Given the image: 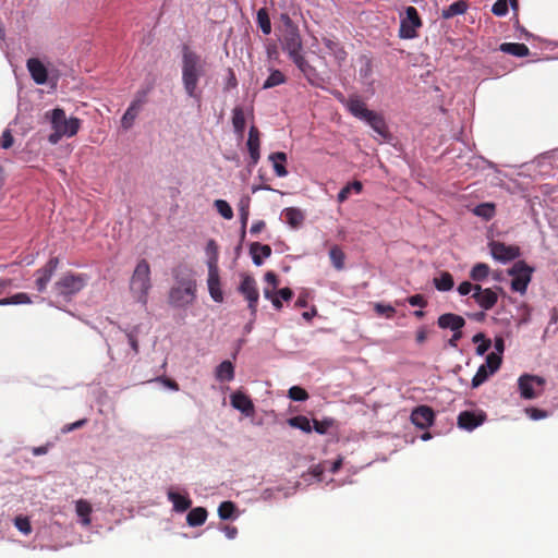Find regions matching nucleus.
Masks as SVG:
<instances>
[{
    "mask_svg": "<svg viewBox=\"0 0 558 558\" xmlns=\"http://www.w3.org/2000/svg\"><path fill=\"white\" fill-rule=\"evenodd\" d=\"M250 253L252 255L253 263L256 266H260L263 264V257L267 258L271 255V247L267 244L253 242L250 246Z\"/></svg>",
    "mask_w": 558,
    "mask_h": 558,
    "instance_id": "obj_24",
    "label": "nucleus"
},
{
    "mask_svg": "<svg viewBox=\"0 0 558 558\" xmlns=\"http://www.w3.org/2000/svg\"><path fill=\"white\" fill-rule=\"evenodd\" d=\"M239 292L246 299L248 302V308L252 315L256 314L257 304L259 299V292L257 289L256 280L248 275L243 276L241 284L239 287Z\"/></svg>",
    "mask_w": 558,
    "mask_h": 558,
    "instance_id": "obj_10",
    "label": "nucleus"
},
{
    "mask_svg": "<svg viewBox=\"0 0 558 558\" xmlns=\"http://www.w3.org/2000/svg\"><path fill=\"white\" fill-rule=\"evenodd\" d=\"M375 311L377 314L386 315L388 318H391L396 313V310L391 305H385L381 303H377L375 305Z\"/></svg>",
    "mask_w": 558,
    "mask_h": 558,
    "instance_id": "obj_54",
    "label": "nucleus"
},
{
    "mask_svg": "<svg viewBox=\"0 0 558 558\" xmlns=\"http://www.w3.org/2000/svg\"><path fill=\"white\" fill-rule=\"evenodd\" d=\"M196 279L192 276L182 277L177 279L169 292V303L174 307H186L196 299Z\"/></svg>",
    "mask_w": 558,
    "mask_h": 558,
    "instance_id": "obj_4",
    "label": "nucleus"
},
{
    "mask_svg": "<svg viewBox=\"0 0 558 558\" xmlns=\"http://www.w3.org/2000/svg\"><path fill=\"white\" fill-rule=\"evenodd\" d=\"M207 510L203 507H196L191 509L186 515V522L190 526L203 525L207 519Z\"/></svg>",
    "mask_w": 558,
    "mask_h": 558,
    "instance_id": "obj_32",
    "label": "nucleus"
},
{
    "mask_svg": "<svg viewBox=\"0 0 558 558\" xmlns=\"http://www.w3.org/2000/svg\"><path fill=\"white\" fill-rule=\"evenodd\" d=\"M50 116V122L53 130H58L66 137L74 136L81 126V121L77 118L66 119L65 112L61 108H56L50 112H47V117Z\"/></svg>",
    "mask_w": 558,
    "mask_h": 558,
    "instance_id": "obj_6",
    "label": "nucleus"
},
{
    "mask_svg": "<svg viewBox=\"0 0 558 558\" xmlns=\"http://www.w3.org/2000/svg\"><path fill=\"white\" fill-rule=\"evenodd\" d=\"M336 421L332 417H325L323 420H313L312 429L319 435H325L333 425Z\"/></svg>",
    "mask_w": 558,
    "mask_h": 558,
    "instance_id": "obj_45",
    "label": "nucleus"
},
{
    "mask_svg": "<svg viewBox=\"0 0 558 558\" xmlns=\"http://www.w3.org/2000/svg\"><path fill=\"white\" fill-rule=\"evenodd\" d=\"M293 63L298 66V69L303 73L305 78L311 85L316 86V78L318 77L316 69L311 65L303 54H300L293 59H291Z\"/></svg>",
    "mask_w": 558,
    "mask_h": 558,
    "instance_id": "obj_22",
    "label": "nucleus"
},
{
    "mask_svg": "<svg viewBox=\"0 0 558 558\" xmlns=\"http://www.w3.org/2000/svg\"><path fill=\"white\" fill-rule=\"evenodd\" d=\"M286 82V76L280 70H272L263 84L264 89L272 88Z\"/></svg>",
    "mask_w": 558,
    "mask_h": 558,
    "instance_id": "obj_44",
    "label": "nucleus"
},
{
    "mask_svg": "<svg viewBox=\"0 0 558 558\" xmlns=\"http://www.w3.org/2000/svg\"><path fill=\"white\" fill-rule=\"evenodd\" d=\"M124 337L129 344V349L124 350L123 353L119 352L118 357L114 355L113 351L109 349V355L112 361H116L118 359L126 361L130 357H134L140 353L138 328L134 327L131 330H124Z\"/></svg>",
    "mask_w": 558,
    "mask_h": 558,
    "instance_id": "obj_12",
    "label": "nucleus"
},
{
    "mask_svg": "<svg viewBox=\"0 0 558 558\" xmlns=\"http://www.w3.org/2000/svg\"><path fill=\"white\" fill-rule=\"evenodd\" d=\"M329 257H330V260H331L333 267L337 270H342L344 268L345 254L338 245H333L330 248Z\"/></svg>",
    "mask_w": 558,
    "mask_h": 558,
    "instance_id": "obj_40",
    "label": "nucleus"
},
{
    "mask_svg": "<svg viewBox=\"0 0 558 558\" xmlns=\"http://www.w3.org/2000/svg\"><path fill=\"white\" fill-rule=\"evenodd\" d=\"M360 62H361V68L359 70L360 78L362 80V82L364 84H367V85L372 86L373 85V80H372L373 63H372V60L368 57H366V56H362L360 58Z\"/></svg>",
    "mask_w": 558,
    "mask_h": 558,
    "instance_id": "obj_29",
    "label": "nucleus"
},
{
    "mask_svg": "<svg viewBox=\"0 0 558 558\" xmlns=\"http://www.w3.org/2000/svg\"><path fill=\"white\" fill-rule=\"evenodd\" d=\"M490 272V267L485 263H477L475 264L471 271H470V278L473 281L480 282L487 279Z\"/></svg>",
    "mask_w": 558,
    "mask_h": 558,
    "instance_id": "obj_36",
    "label": "nucleus"
},
{
    "mask_svg": "<svg viewBox=\"0 0 558 558\" xmlns=\"http://www.w3.org/2000/svg\"><path fill=\"white\" fill-rule=\"evenodd\" d=\"M204 75L205 61L187 45H184L182 48V83L185 93L197 101L201 100L202 96L198 83Z\"/></svg>",
    "mask_w": 558,
    "mask_h": 558,
    "instance_id": "obj_1",
    "label": "nucleus"
},
{
    "mask_svg": "<svg viewBox=\"0 0 558 558\" xmlns=\"http://www.w3.org/2000/svg\"><path fill=\"white\" fill-rule=\"evenodd\" d=\"M59 263L60 260L58 257H51L41 268L35 271V287L38 292L46 291L48 283L59 266Z\"/></svg>",
    "mask_w": 558,
    "mask_h": 558,
    "instance_id": "obj_11",
    "label": "nucleus"
},
{
    "mask_svg": "<svg viewBox=\"0 0 558 558\" xmlns=\"http://www.w3.org/2000/svg\"><path fill=\"white\" fill-rule=\"evenodd\" d=\"M283 217L286 222L292 228H298L304 220L303 213L300 209L293 207L286 208L283 210Z\"/></svg>",
    "mask_w": 558,
    "mask_h": 558,
    "instance_id": "obj_34",
    "label": "nucleus"
},
{
    "mask_svg": "<svg viewBox=\"0 0 558 558\" xmlns=\"http://www.w3.org/2000/svg\"><path fill=\"white\" fill-rule=\"evenodd\" d=\"M437 325L441 329H450L451 331H458L459 329H462L464 327L465 320L460 315L453 313H446L438 317Z\"/></svg>",
    "mask_w": 558,
    "mask_h": 558,
    "instance_id": "obj_20",
    "label": "nucleus"
},
{
    "mask_svg": "<svg viewBox=\"0 0 558 558\" xmlns=\"http://www.w3.org/2000/svg\"><path fill=\"white\" fill-rule=\"evenodd\" d=\"M232 125L239 137H243L245 129V114L242 107H234L232 110Z\"/></svg>",
    "mask_w": 558,
    "mask_h": 558,
    "instance_id": "obj_31",
    "label": "nucleus"
},
{
    "mask_svg": "<svg viewBox=\"0 0 558 558\" xmlns=\"http://www.w3.org/2000/svg\"><path fill=\"white\" fill-rule=\"evenodd\" d=\"M433 282H434L435 288L438 291H442V292L450 291L454 286L453 277L448 271L440 272V276L435 277Z\"/></svg>",
    "mask_w": 558,
    "mask_h": 558,
    "instance_id": "obj_35",
    "label": "nucleus"
},
{
    "mask_svg": "<svg viewBox=\"0 0 558 558\" xmlns=\"http://www.w3.org/2000/svg\"><path fill=\"white\" fill-rule=\"evenodd\" d=\"M159 381H161L166 387L170 388L171 390L178 391L180 389L179 384L170 378L167 377H159Z\"/></svg>",
    "mask_w": 558,
    "mask_h": 558,
    "instance_id": "obj_61",
    "label": "nucleus"
},
{
    "mask_svg": "<svg viewBox=\"0 0 558 558\" xmlns=\"http://www.w3.org/2000/svg\"><path fill=\"white\" fill-rule=\"evenodd\" d=\"M499 50L520 58L527 57L530 54L529 47L521 43H502L499 46Z\"/></svg>",
    "mask_w": 558,
    "mask_h": 558,
    "instance_id": "obj_27",
    "label": "nucleus"
},
{
    "mask_svg": "<svg viewBox=\"0 0 558 558\" xmlns=\"http://www.w3.org/2000/svg\"><path fill=\"white\" fill-rule=\"evenodd\" d=\"M546 380L537 375L524 374L519 377L518 386L523 399H535L544 391Z\"/></svg>",
    "mask_w": 558,
    "mask_h": 558,
    "instance_id": "obj_7",
    "label": "nucleus"
},
{
    "mask_svg": "<svg viewBox=\"0 0 558 558\" xmlns=\"http://www.w3.org/2000/svg\"><path fill=\"white\" fill-rule=\"evenodd\" d=\"M288 396L293 401H305L308 399L307 391L304 388L299 387V386L291 387L288 391Z\"/></svg>",
    "mask_w": 558,
    "mask_h": 558,
    "instance_id": "obj_50",
    "label": "nucleus"
},
{
    "mask_svg": "<svg viewBox=\"0 0 558 558\" xmlns=\"http://www.w3.org/2000/svg\"><path fill=\"white\" fill-rule=\"evenodd\" d=\"M489 246L493 257L502 263L513 260L520 255L518 246L506 245L502 242H492Z\"/></svg>",
    "mask_w": 558,
    "mask_h": 558,
    "instance_id": "obj_16",
    "label": "nucleus"
},
{
    "mask_svg": "<svg viewBox=\"0 0 558 558\" xmlns=\"http://www.w3.org/2000/svg\"><path fill=\"white\" fill-rule=\"evenodd\" d=\"M496 16H505L508 13V0H497L492 8Z\"/></svg>",
    "mask_w": 558,
    "mask_h": 558,
    "instance_id": "obj_53",
    "label": "nucleus"
},
{
    "mask_svg": "<svg viewBox=\"0 0 558 558\" xmlns=\"http://www.w3.org/2000/svg\"><path fill=\"white\" fill-rule=\"evenodd\" d=\"M494 373H489V368L485 367L484 364H482L474 377L472 378V387L476 388L481 386L483 383L487 380V378L493 375Z\"/></svg>",
    "mask_w": 558,
    "mask_h": 558,
    "instance_id": "obj_46",
    "label": "nucleus"
},
{
    "mask_svg": "<svg viewBox=\"0 0 558 558\" xmlns=\"http://www.w3.org/2000/svg\"><path fill=\"white\" fill-rule=\"evenodd\" d=\"M533 268L527 266L523 260L517 262L508 274L512 277L511 289L513 291L524 293L531 281Z\"/></svg>",
    "mask_w": 558,
    "mask_h": 558,
    "instance_id": "obj_8",
    "label": "nucleus"
},
{
    "mask_svg": "<svg viewBox=\"0 0 558 558\" xmlns=\"http://www.w3.org/2000/svg\"><path fill=\"white\" fill-rule=\"evenodd\" d=\"M32 299L27 293L20 292L9 298L0 299V305H19V304H31Z\"/></svg>",
    "mask_w": 558,
    "mask_h": 558,
    "instance_id": "obj_42",
    "label": "nucleus"
},
{
    "mask_svg": "<svg viewBox=\"0 0 558 558\" xmlns=\"http://www.w3.org/2000/svg\"><path fill=\"white\" fill-rule=\"evenodd\" d=\"M143 105L142 99H135L131 102L129 108L126 109L125 113L123 114L121 119V124L124 129H130L133 125V122L135 118L137 117V113Z\"/></svg>",
    "mask_w": 558,
    "mask_h": 558,
    "instance_id": "obj_25",
    "label": "nucleus"
},
{
    "mask_svg": "<svg viewBox=\"0 0 558 558\" xmlns=\"http://www.w3.org/2000/svg\"><path fill=\"white\" fill-rule=\"evenodd\" d=\"M422 26V21L414 7L405 9V17L402 19L399 36L404 39H412L417 36L416 29Z\"/></svg>",
    "mask_w": 558,
    "mask_h": 558,
    "instance_id": "obj_9",
    "label": "nucleus"
},
{
    "mask_svg": "<svg viewBox=\"0 0 558 558\" xmlns=\"http://www.w3.org/2000/svg\"><path fill=\"white\" fill-rule=\"evenodd\" d=\"M501 356L495 352L489 353L486 356L485 367L489 368V373H495L501 365Z\"/></svg>",
    "mask_w": 558,
    "mask_h": 558,
    "instance_id": "obj_49",
    "label": "nucleus"
},
{
    "mask_svg": "<svg viewBox=\"0 0 558 558\" xmlns=\"http://www.w3.org/2000/svg\"><path fill=\"white\" fill-rule=\"evenodd\" d=\"M231 405L245 415H251L254 412V404L252 400L241 391H235L231 395Z\"/></svg>",
    "mask_w": 558,
    "mask_h": 558,
    "instance_id": "obj_21",
    "label": "nucleus"
},
{
    "mask_svg": "<svg viewBox=\"0 0 558 558\" xmlns=\"http://www.w3.org/2000/svg\"><path fill=\"white\" fill-rule=\"evenodd\" d=\"M215 207L217 211L225 218V219H232L233 218V210L229 203L223 199H217L215 201Z\"/></svg>",
    "mask_w": 558,
    "mask_h": 558,
    "instance_id": "obj_47",
    "label": "nucleus"
},
{
    "mask_svg": "<svg viewBox=\"0 0 558 558\" xmlns=\"http://www.w3.org/2000/svg\"><path fill=\"white\" fill-rule=\"evenodd\" d=\"M282 49L289 54L290 59L302 54L303 43L299 28H291V31L284 32Z\"/></svg>",
    "mask_w": 558,
    "mask_h": 558,
    "instance_id": "obj_13",
    "label": "nucleus"
},
{
    "mask_svg": "<svg viewBox=\"0 0 558 558\" xmlns=\"http://www.w3.org/2000/svg\"><path fill=\"white\" fill-rule=\"evenodd\" d=\"M473 214L488 221L496 214V205L494 203H482L473 209Z\"/></svg>",
    "mask_w": 558,
    "mask_h": 558,
    "instance_id": "obj_38",
    "label": "nucleus"
},
{
    "mask_svg": "<svg viewBox=\"0 0 558 558\" xmlns=\"http://www.w3.org/2000/svg\"><path fill=\"white\" fill-rule=\"evenodd\" d=\"M265 280L272 286V289H276L279 284L278 276L272 271L266 272Z\"/></svg>",
    "mask_w": 558,
    "mask_h": 558,
    "instance_id": "obj_63",
    "label": "nucleus"
},
{
    "mask_svg": "<svg viewBox=\"0 0 558 558\" xmlns=\"http://www.w3.org/2000/svg\"><path fill=\"white\" fill-rule=\"evenodd\" d=\"M206 252L209 255V260L218 262V245L215 240H209L206 246Z\"/></svg>",
    "mask_w": 558,
    "mask_h": 558,
    "instance_id": "obj_56",
    "label": "nucleus"
},
{
    "mask_svg": "<svg viewBox=\"0 0 558 558\" xmlns=\"http://www.w3.org/2000/svg\"><path fill=\"white\" fill-rule=\"evenodd\" d=\"M408 302L412 306H418L421 308L427 305V301L422 294H414L408 298Z\"/></svg>",
    "mask_w": 558,
    "mask_h": 558,
    "instance_id": "obj_57",
    "label": "nucleus"
},
{
    "mask_svg": "<svg viewBox=\"0 0 558 558\" xmlns=\"http://www.w3.org/2000/svg\"><path fill=\"white\" fill-rule=\"evenodd\" d=\"M27 70L35 83L43 85L47 82L48 71L44 63L37 58L27 60Z\"/></svg>",
    "mask_w": 558,
    "mask_h": 558,
    "instance_id": "obj_19",
    "label": "nucleus"
},
{
    "mask_svg": "<svg viewBox=\"0 0 558 558\" xmlns=\"http://www.w3.org/2000/svg\"><path fill=\"white\" fill-rule=\"evenodd\" d=\"M427 336H428V331H427L426 327H421L416 331L415 340L418 344H423L426 341Z\"/></svg>",
    "mask_w": 558,
    "mask_h": 558,
    "instance_id": "obj_62",
    "label": "nucleus"
},
{
    "mask_svg": "<svg viewBox=\"0 0 558 558\" xmlns=\"http://www.w3.org/2000/svg\"><path fill=\"white\" fill-rule=\"evenodd\" d=\"M486 413L483 411H462L459 413L457 424L461 429L473 430L486 421Z\"/></svg>",
    "mask_w": 558,
    "mask_h": 558,
    "instance_id": "obj_15",
    "label": "nucleus"
},
{
    "mask_svg": "<svg viewBox=\"0 0 558 558\" xmlns=\"http://www.w3.org/2000/svg\"><path fill=\"white\" fill-rule=\"evenodd\" d=\"M324 41V45L325 47L332 53H335V56L341 60L344 59L345 57V51L339 47V44L329 39V38H324L323 39Z\"/></svg>",
    "mask_w": 558,
    "mask_h": 558,
    "instance_id": "obj_52",
    "label": "nucleus"
},
{
    "mask_svg": "<svg viewBox=\"0 0 558 558\" xmlns=\"http://www.w3.org/2000/svg\"><path fill=\"white\" fill-rule=\"evenodd\" d=\"M87 284V276L83 274L66 272L53 284L52 292L63 301H71Z\"/></svg>",
    "mask_w": 558,
    "mask_h": 558,
    "instance_id": "obj_5",
    "label": "nucleus"
},
{
    "mask_svg": "<svg viewBox=\"0 0 558 558\" xmlns=\"http://www.w3.org/2000/svg\"><path fill=\"white\" fill-rule=\"evenodd\" d=\"M288 424L293 428H299L304 433L312 432L311 421L304 415H296L288 420Z\"/></svg>",
    "mask_w": 558,
    "mask_h": 558,
    "instance_id": "obj_41",
    "label": "nucleus"
},
{
    "mask_svg": "<svg viewBox=\"0 0 558 558\" xmlns=\"http://www.w3.org/2000/svg\"><path fill=\"white\" fill-rule=\"evenodd\" d=\"M468 9V4L464 0H458L451 3L449 7L442 10L444 19H451L453 16L463 14Z\"/></svg>",
    "mask_w": 558,
    "mask_h": 558,
    "instance_id": "obj_37",
    "label": "nucleus"
},
{
    "mask_svg": "<svg viewBox=\"0 0 558 558\" xmlns=\"http://www.w3.org/2000/svg\"><path fill=\"white\" fill-rule=\"evenodd\" d=\"M207 286L213 300L217 303H221L223 301V293L220 286L219 269L218 265H216V260H208Z\"/></svg>",
    "mask_w": 558,
    "mask_h": 558,
    "instance_id": "obj_14",
    "label": "nucleus"
},
{
    "mask_svg": "<svg viewBox=\"0 0 558 558\" xmlns=\"http://www.w3.org/2000/svg\"><path fill=\"white\" fill-rule=\"evenodd\" d=\"M246 144H247V149H248L250 158H251L250 166H255L258 162L259 158H260V154H259V146H260L259 131H258V129L255 125H252L250 128L248 138H247V143Z\"/></svg>",
    "mask_w": 558,
    "mask_h": 558,
    "instance_id": "obj_18",
    "label": "nucleus"
},
{
    "mask_svg": "<svg viewBox=\"0 0 558 558\" xmlns=\"http://www.w3.org/2000/svg\"><path fill=\"white\" fill-rule=\"evenodd\" d=\"M345 108L357 119L365 121L377 134L386 136L388 133L384 117L366 108L365 102L356 95L350 96Z\"/></svg>",
    "mask_w": 558,
    "mask_h": 558,
    "instance_id": "obj_2",
    "label": "nucleus"
},
{
    "mask_svg": "<svg viewBox=\"0 0 558 558\" xmlns=\"http://www.w3.org/2000/svg\"><path fill=\"white\" fill-rule=\"evenodd\" d=\"M276 294L283 301H290L293 296V291L290 288H282Z\"/></svg>",
    "mask_w": 558,
    "mask_h": 558,
    "instance_id": "obj_60",
    "label": "nucleus"
},
{
    "mask_svg": "<svg viewBox=\"0 0 558 558\" xmlns=\"http://www.w3.org/2000/svg\"><path fill=\"white\" fill-rule=\"evenodd\" d=\"M151 289L150 266L146 259H141L130 279V291L138 303L147 304Z\"/></svg>",
    "mask_w": 558,
    "mask_h": 558,
    "instance_id": "obj_3",
    "label": "nucleus"
},
{
    "mask_svg": "<svg viewBox=\"0 0 558 558\" xmlns=\"http://www.w3.org/2000/svg\"><path fill=\"white\" fill-rule=\"evenodd\" d=\"M240 218H241V239L245 238V229L248 220V199L241 201L240 205Z\"/></svg>",
    "mask_w": 558,
    "mask_h": 558,
    "instance_id": "obj_48",
    "label": "nucleus"
},
{
    "mask_svg": "<svg viewBox=\"0 0 558 558\" xmlns=\"http://www.w3.org/2000/svg\"><path fill=\"white\" fill-rule=\"evenodd\" d=\"M167 496L168 499L173 505V510L177 512H184L192 505V500L187 496L180 495L179 493H175L173 490H169L167 493Z\"/></svg>",
    "mask_w": 558,
    "mask_h": 558,
    "instance_id": "obj_26",
    "label": "nucleus"
},
{
    "mask_svg": "<svg viewBox=\"0 0 558 558\" xmlns=\"http://www.w3.org/2000/svg\"><path fill=\"white\" fill-rule=\"evenodd\" d=\"M256 22L263 34L269 35L271 33V22L266 8H260L257 11Z\"/></svg>",
    "mask_w": 558,
    "mask_h": 558,
    "instance_id": "obj_39",
    "label": "nucleus"
},
{
    "mask_svg": "<svg viewBox=\"0 0 558 558\" xmlns=\"http://www.w3.org/2000/svg\"><path fill=\"white\" fill-rule=\"evenodd\" d=\"M492 345V341L488 339V340H483V342H481L477 348H476V353L478 355H483L485 354L488 349L490 348Z\"/></svg>",
    "mask_w": 558,
    "mask_h": 558,
    "instance_id": "obj_64",
    "label": "nucleus"
},
{
    "mask_svg": "<svg viewBox=\"0 0 558 558\" xmlns=\"http://www.w3.org/2000/svg\"><path fill=\"white\" fill-rule=\"evenodd\" d=\"M472 299H474L481 308L488 311L496 305L498 295L492 289L486 288L484 289L483 293H473Z\"/></svg>",
    "mask_w": 558,
    "mask_h": 558,
    "instance_id": "obj_23",
    "label": "nucleus"
},
{
    "mask_svg": "<svg viewBox=\"0 0 558 558\" xmlns=\"http://www.w3.org/2000/svg\"><path fill=\"white\" fill-rule=\"evenodd\" d=\"M526 413L532 420H541L547 416V413L536 408L526 409Z\"/></svg>",
    "mask_w": 558,
    "mask_h": 558,
    "instance_id": "obj_58",
    "label": "nucleus"
},
{
    "mask_svg": "<svg viewBox=\"0 0 558 558\" xmlns=\"http://www.w3.org/2000/svg\"><path fill=\"white\" fill-rule=\"evenodd\" d=\"M269 160L272 162L275 173L282 178L288 174L286 169L287 154L283 151H277L269 155Z\"/></svg>",
    "mask_w": 558,
    "mask_h": 558,
    "instance_id": "obj_28",
    "label": "nucleus"
},
{
    "mask_svg": "<svg viewBox=\"0 0 558 558\" xmlns=\"http://www.w3.org/2000/svg\"><path fill=\"white\" fill-rule=\"evenodd\" d=\"M236 512L235 504L232 501H222L218 507V515L221 520L233 519Z\"/></svg>",
    "mask_w": 558,
    "mask_h": 558,
    "instance_id": "obj_43",
    "label": "nucleus"
},
{
    "mask_svg": "<svg viewBox=\"0 0 558 558\" xmlns=\"http://www.w3.org/2000/svg\"><path fill=\"white\" fill-rule=\"evenodd\" d=\"M75 510L77 515L81 518L82 524L85 526L89 525L90 513L93 511L92 505L85 499H80L75 502Z\"/></svg>",
    "mask_w": 558,
    "mask_h": 558,
    "instance_id": "obj_33",
    "label": "nucleus"
},
{
    "mask_svg": "<svg viewBox=\"0 0 558 558\" xmlns=\"http://www.w3.org/2000/svg\"><path fill=\"white\" fill-rule=\"evenodd\" d=\"M216 378L219 381H231L234 378V366L230 361H223L216 367Z\"/></svg>",
    "mask_w": 558,
    "mask_h": 558,
    "instance_id": "obj_30",
    "label": "nucleus"
},
{
    "mask_svg": "<svg viewBox=\"0 0 558 558\" xmlns=\"http://www.w3.org/2000/svg\"><path fill=\"white\" fill-rule=\"evenodd\" d=\"M14 138L10 130H4L0 137V146L4 149L10 148L13 145Z\"/></svg>",
    "mask_w": 558,
    "mask_h": 558,
    "instance_id": "obj_55",
    "label": "nucleus"
},
{
    "mask_svg": "<svg viewBox=\"0 0 558 558\" xmlns=\"http://www.w3.org/2000/svg\"><path fill=\"white\" fill-rule=\"evenodd\" d=\"M472 288L473 283L470 281H463L458 286L457 291L460 295H468L472 292Z\"/></svg>",
    "mask_w": 558,
    "mask_h": 558,
    "instance_id": "obj_59",
    "label": "nucleus"
},
{
    "mask_svg": "<svg viewBox=\"0 0 558 558\" xmlns=\"http://www.w3.org/2000/svg\"><path fill=\"white\" fill-rule=\"evenodd\" d=\"M435 413L427 405L416 407L411 413V422L420 429H426L433 425Z\"/></svg>",
    "mask_w": 558,
    "mask_h": 558,
    "instance_id": "obj_17",
    "label": "nucleus"
},
{
    "mask_svg": "<svg viewBox=\"0 0 558 558\" xmlns=\"http://www.w3.org/2000/svg\"><path fill=\"white\" fill-rule=\"evenodd\" d=\"M15 527L25 535L31 534L32 525L27 517L19 515L14 519Z\"/></svg>",
    "mask_w": 558,
    "mask_h": 558,
    "instance_id": "obj_51",
    "label": "nucleus"
}]
</instances>
